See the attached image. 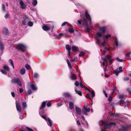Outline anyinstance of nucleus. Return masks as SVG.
<instances>
[{"mask_svg":"<svg viewBox=\"0 0 131 131\" xmlns=\"http://www.w3.org/2000/svg\"><path fill=\"white\" fill-rule=\"evenodd\" d=\"M100 31L101 32H98L97 34V36L95 37L97 42L99 43H100V37H102V34L105 33L106 30V27L105 26H103L100 27L99 28Z\"/></svg>","mask_w":131,"mask_h":131,"instance_id":"nucleus-1","label":"nucleus"},{"mask_svg":"<svg viewBox=\"0 0 131 131\" xmlns=\"http://www.w3.org/2000/svg\"><path fill=\"white\" fill-rule=\"evenodd\" d=\"M88 14L87 11L86 10L85 12V18H84L83 20V23L84 25L86 26V28L85 30L87 32H89L90 31V29L88 28Z\"/></svg>","mask_w":131,"mask_h":131,"instance_id":"nucleus-2","label":"nucleus"},{"mask_svg":"<svg viewBox=\"0 0 131 131\" xmlns=\"http://www.w3.org/2000/svg\"><path fill=\"white\" fill-rule=\"evenodd\" d=\"M111 57L108 55H106L105 57L102 59L104 61H105L106 64H111L112 63V60L111 59ZM103 66H105V62L104 61L103 63Z\"/></svg>","mask_w":131,"mask_h":131,"instance_id":"nucleus-3","label":"nucleus"},{"mask_svg":"<svg viewBox=\"0 0 131 131\" xmlns=\"http://www.w3.org/2000/svg\"><path fill=\"white\" fill-rule=\"evenodd\" d=\"M11 82L12 83H17L19 86L21 87L22 85L21 82L19 78H14L12 80Z\"/></svg>","mask_w":131,"mask_h":131,"instance_id":"nucleus-4","label":"nucleus"},{"mask_svg":"<svg viewBox=\"0 0 131 131\" xmlns=\"http://www.w3.org/2000/svg\"><path fill=\"white\" fill-rule=\"evenodd\" d=\"M17 46L18 49L22 51H24L26 48V46L22 43L18 44Z\"/></svg>","mask_w":131,"mask_h":131,"instance_id":"nucleus-5","label":"nucleus"},{"mask_svg":"<svg viewBox=\"0 0 131 131\" xmlns=\"http://www.w3.org/2000/svg\"><path fill=\"white\" fill-rule=\"evenodd\" d=\"M16 107L17 111L19 113L21 112V108L19 102L18 101L16 102Z\"/></svg>","mask_w":131,"mask_h":131,"instance_id":"nucleus-6","label":"nucleus"},{"mask_svg":"<svg viewBox=\"0 0 131 131\" xmlns=\"http://www.w3.org/2000/svg\"><path fill=\"white\" fill-rule=\"evenodd\" d=\"M131 127V125H126L125 126L122 127V128L119 131H125L127 129Z\"/></svg>","mask_w":131,"mask_h":131,"instance_id":"nucleus-7","label":"nucleus"},{"mask_svg":"<svg viewBox=\"0 0 131 131\" xmlns=\"http://www.w3.org/2000/svg\"><path fill=\"white\" fill-rule=\"evenodd\" d=\"M22 101V108L24 109H25L27 107V104L26 102L24 101V99H23L21 100Z\"/></svg>","mask_w":131,"mask_h":131,"instance_id":"nucleus-8","label":"nucleus"},{"mask_svg":"<svg viewBox=\"0 0 131 131\" xmlns=\"http://www.w3.org/2000/svg\"><path fill=\"white\" fill-rule=\"evenodd\" d=\"M75 109L76 111V113L79 114L80 115L81 114L82 111L77 106H75Z\"/></svg>","mask_w":131,"mask_h":131,"instance_id":"nucleus-9","label":"nucleus"},{"mask_svg":"<svg viewBox=\"0 0 131 131\" xmlns=\"http://www.w3.org/2000/svg\"><path fill=\"white\" fill-rule=\"evenodd\" d=\"M43 29L45 31H47L49 30L50 29V26L47 25H44L42 27Z\"/></svg>","mask_w":131,"mask_h":131,"instance_id":"nucleus-10","label":"nucleus"},{"mask_svg":"<svg viewBox=\"0 0 131 131\" xmlns=\"http://www.w3.org/2000/svg\"><path fill=\"white\" fill-rule=\"evenodd\" d=\"M19 3L20 7L22 9H24L26 7V5L22 1H20Z\"/></svg>","mask_w":131,"mask_h":131,"instance_id":"nucleus-11","label":"nucleus"},{"mask_svg":"<svg viewBox=\"0 0 131 131\" xmlns=\"http://www.w3.org/2000/svg\"><path fill=\"white\" fill-rule=\"evenodd\" d=\"M47 101H46L42 102L41 106L40 108V110H42L43 108H45L46 106V103H47Z\"/></svg>","mask_w":131,"mask_h":131,"instance_id":"nucleus-12","label":"nucleus"},{"mask_svg":"<svg viewBox=\"0 0 131 131\" xmlns=\"http://www.w3.org/2000/svg\"><path fill=\"white\" fill-rule=\"evenodd\" d=\"M116 123L114 122L110 123L108 124H107L105 125V127L106 128H108L110 126H112L113 125H115Z\"/></svg>","mask_w":131,"mask_h":131,"instance_id":"nucleus-13","label":"nucleus"},{"mask_svg":"<svg viewBox=\"0 0 131 131\" xmlns=\"http://www.w3.org/2000/svg\"><path fill=\"white\" fill-rule=\"evenodd\" d=\"M29 21V19L28 18H26L24 20L22 21V24L24 25H25L26 23H27Z\"/></svg>","mask_w":131,"mask_h":131,"instance_id":"nucleus-14","label":"nucleus"},{"mask_svg":"<svg viewBox=\"0 0 131 131\" xmlns=\"http://www.w3.org/2000/svg\"><path fill=\"white\" fill-rule=\"evenodd\" d=\"M2 32L4 34L7 35L8 33V30L6 28H4L3 29Z\"/></svg>","mask_w":131,"mask_h":131,"instance_id":"nucleus-15","label":"nucleus"},{"mask_svg":"<svg viewBox=\"0 0 131 131\" xmlns=\"http://www.w3.org/2000/svg\"><path fill=\"white\" fill-rule=\"evenodd\" d=\"M70 77L71 79L73 80H75L77 79V76L75 74H71Z\"/></svg>","mask_w":131,"mask_h":131,"instance_id":"nucleus-16","label":"nucleus"},{"mask_svg":"<svg viewBox=\"0 0 131 131\" xmlns=\"http://www.w3.org/2000/svg\"><path fill=\"white\" fill-rule=\"evenodd\" d=\"M69 107L70 109L72 110L74 108V104L71 102H69Z\"/></svg>","mask_w":131,"mask_h":131,"instance_id":"nucleus-17","label":"nucleus"},{"mask_svg":"<svg viewBox=\"0 0 131 131\" xmlns=\"http://www.w3.org/2000/svg\"><path fill=\"white\" fill-rule=\"evenodd\" d=\"M66 49L68 50L69 53H70V51L71 48L70 47L69 45L68 44L66 45Z\"/></svg>","mask_w":131,"mask_h":131,"instance_id":"nucleus-18","label":"nucleus"},{"mask_svg":"<svg viewBox=\"0 0 131 131\" xmlns=\"http://www.w3.org/2000/svg\"><path fill=\"white\" fill-rule=\"evenodd\" d=\"M3 68L7 72H8L9 71L10 69L8 66L7 65L4 66L3 67Z\"/></svg>","mask_w":131,"mask_h":131,"instance_id":"nucleus-19","label":"nucleus"},{"mask_svg":"<svg viewBox=\"0 0 131 131\" xmlns=\"http://www.w3.org/2000/svg\"><path fill=\"white\" fill-rule=\"evenodd\" d=\"M26 71L24 68H22L20 70V73L22 74H24L25 73Z\"/></svg>","mask_w":131,"mask_h":131,"instance_id":"nucleus-20","label":"nucleus"},{"mask_svg":"<svg viewBox=\"0 0 131 131\" xmlns=\"http://www.w3.org/2000/svg\"><path fill=\"white\" fill-rule=\"evenodd\" d=\"M72 50L75 51H78L79 49L78 47L74 46H72Z\"/></svg>","mask_w":131,"mask_h":131,"instance_id":"nucleus-21","label":"nucleus"},{"mask_svg":"<svg viewBox=\"0 0 131 131\" xmlns=\"http://www.w3.org/2000/svg\"><path fill=\"white\" fill-rule=\"evenodd\" d=\"M31 89L33 90H36L37 89V88L35 86L34 84H32L31 85Z\"/></svg>","mask_w":131,"mask_h":131,"instance_id":"nucleus-22","label":"nucleus"},{"mask_svg":"<svg viewBox=\"0 0 131 131\" xmlns=\"http://www.w3.org/2000/svg\"><path fill=\"white\" fill-rule=\"evenodd\" d=\"M83 108L85 111L87 112H89L90 111V109L89 108H87L85 106H83Z\"/></svg>","mask_w":131,"mask_h":131,"instance_id":"nucleus-23","label":"nucleus"},{"mask_svg":"<svg viewBox=\"0 0 131 131\" xmlns=\"http://www.w3.org/2000/svg\"><path fill=\"white\" fill-rule=\"evenodd\" d=\"M124 101V100H121L118 101L116 103V105H121V104L122 103V102H123Z\"/></svg>","mask_w":131,"mask_h":131,"instance_id":"nucleus-24","label":"nucleus"},{"mask_svg":"<svg viewBox=\"0 0 131 131\" xmlns=\"http://www.w3.org/2000/svg\"><path fill=\"white\" fill-rule=\"evenodd\" d=\"M0 48L1 50L3 51L4 48V46L2 42H0Z\"/></svg>","mask_w":131,"mask_h":131,"instance_id":"nucleus-25","label":"nucleus"},{"mask_svg":"<svg viewBox=\"0 0 131 131\" xmlns=\"http://www.w3.org/2000/svg\"><path fill=\"white\" fill-rule=\"evenodd\" d=\"M114 73L116 74V76H118V74L121 72H120V71L118 70V69H116L114 71Z\"/></svg>","mask_w":131,"mask_h":131,"instance_id":"nucleus-26","label":"nucleus"},{"mask_svg":"<svg viewBox=\"0 0 131 131\" xmlns=\"http://www.w3.org/2000/svg\"><path fill=\"white\" fill-rule=\"evenodd\" d=\"M37 3V0H33L32 2V5L35 6H36Z\"/></svg>","mask_w":131,"mask_h":131,"instance_id":"nucleus-27","label":"nucleus"},{"mask_svg":"<svg viewBox=\"0 0 131 131\" xmlns=\"http://www.w3.org/2000/svg\"><path fill=\"white\" fill-rule=\"evenodd\" d=\"M31 93L32 91L30 89L26 93V96H27L31 94Z\"/></svg>","mask_w":131,"mask_h":131,"instance_id":"nucleus-28","label":"nucleus"},{"mask_svg":"<svg viewBox=\"0 0 131 131\" xmlns=\"http://www.w3.org/2000/svg\"><path fill=\"white\" fill-rule=\"evenodd\" d=\"M64 96L66 97H69L70 96V94L68 93H64L63 94Z\"/></svg>","mask_w":131,"mask_h":131,"instance_id":"nucleus-29","label":"nucleus"},{"mask_svg":"<svg viewBox=\"0 0 131 131\" xmlns=\"http://www.w3.org/2000/svg\"><path fill=\"white\" fill-rule=\"evenodd\" d=\"M25 67L27 70H29L31 68L30 66L28 64H26L25 65Z\"/></svg>","mask_w":131,"mask_h":131,"instance_id":"nucleus-30","label":"nucleus"},{"mask_svg":"<svg viewBox=\"0 0 131 131\" xmlns=\"http://www.w3.org/2000/svg\"><path fill=\"white\" fill-rule=\"evenodd\" d=\"M47 121L49 122V125L51 127L52 125V122L51 120L49 118H48L47 119Z\"/></svg>","mask_w":131,"mask_h":131,"instance_id":"nucleus-31","label":"nucleus"},{"mask_svg":"<svg viewBox=\"0 0 131 131\" xmlns=\"http://www.w3.org/2000/svg\"><path fill=\"white\" fill-rule=\"evenodd\" d=\"M72 26H71V27ZM68 30L69 32H71V33H73L74 32V31L73 29L71 27L69 28H68Z\"/></svg>","mask_w":131,"mask_h":131,"instance_id":"nucleus-32","label":"nucleus"},{"mask_svg":"<svg viewBox=\"0 0 131 131\" xmlns=\"http://www.w3.org/2000/svg\"><path fill=\"white\" fill-rule=\"evenodd\" d=\"M9 62L10 63L11 65L12 66L13 68H14V65L13 62L12 60L11 59H10L9 60Z\"/></svg>","mask_w":131,"mask_h":131,"instance_id":"nucleus-33","label":"nucleus"},{"mask_svg":"<svg viewBox=\"0 0 131 131\" xmlns=\"http://www.w3.org/2000/svg\"><path fill=\"white\" fill-rule=\"evenodd\" d=\"M75 91L80 96H81L82 94L81 93V91H78L76 90H75Z\"/></svg>","mask_w":131,"mask_h":131,"instance_id":"nucleus-34","label":"nucleus"},{"mask_svg":"<svg viewBox=\"0 0 131 131\" xmlns=\"http://www.w3.org/2000/svg\"><path fill=\"white\" fill-rule=\"evenodd\" d=\"M85 54V53L83 52H80L79 55V57H80L82 56H84Z\"/></svg>","mask_w":131,"mask_h":131,"instance_id":"nucleus-35","label":"nucleus"},{"mask_svg":"<svg viewBox=\"0 0 131 131\" xmlns=\"http://www.w3.org/2000/svg\"><path fill=\"white\" fill-rule=\"evenodd\" d=\"M91 94L92 95L91 98L92 99L93 97H94L95 95V92L94 91H93L91 92Z\"/></svg>","mask_w":131,"mask_h":131,"instance_id":"nucleus-36","label":"nucleus"},{"mask_svg":"<svg viewBox=\"0 0 131 131\" xmlns=\"http://www.w3.org/2000/svg\"><path fill=\"white\" fill-rule=\"evenodd\" d=\"M114 43L116 46L117 47L118 46V42L117 39L115 40Z\"/></svg>","mask_w":131,"mask_h":131,"instance_id":"nucleus-37","label":"nucleus"},{"mask_svg":"<svg viewBox=\"0 0 131 131\" xmlns=\"http://www.w3.org/2000/svg\"><path fill=\"white\" fill-rule=\"evenodd\" d=\"M2 73L3 74H6L7 73V72L6 70H2L1 71Z\"/></svg>","mask_w":131,"mask_h":131,"instance_id":"nucleus-38","label":"nucleus"},{"mask_svg":"<svg viewBox=\"0 0 131 131\" xmlns=\"http://www.w3.org/2000/svg\"><path fill=\"white\" fill-rule=\"evenodd\" d=\"M80 85L81 87L82 88H83V87L84 86V85L83 84L82 81L80 82Z\"/></svg>","mask_w":131,"mask_h":131,"instance_id":"nucleus-39","label":"nucleus"},{"mask_svg":"<svg viewBox=\"0 0 131 131\" xmlns=\"http://www.w3.org/2000/svg\"><path fill=\"white\" fill-rule=\"evenodd\" d=\"M33 25V23L31 22H29L28 23V25L30 26V27H31Z\"/></svg>","mask_w":131,"mask_h":131,"instance_id":"nucleus-40","label":"nucleus"},{"mask_svg":"<svg viewBox=\"0 0 131 131\" xmlns=\"http://www.w3.org/2000/svg\"><path fill=\"white\" fill-rule=\"evenodd\" d=\"M123 80L125 81H127L129 80V79L128 77H125L124 78Z\"/></svg>","mask_w":131,"mask_h":131,"instance_id":"nucleus-41","label":"nucleus"},{"mask_svg":"<svg viewBox=\"0 0 131 131\" xmlns=\"http://www.w3.org/2000/svg\"><path fill=\"white\" fill-rule=\"evenodd\" d=\"M116 60L120 62H122L123 61V59H120L118 58L117 57L116 58Z\"/></svg>","mask_w":131,"mask_h":131,"instance_id":"nucleus-42","label":"nucleus"},{"mask_svg":"<svg viewBox=\"0 0 131 131\" xmlns=\"http://www.w3.org/2000/svg\"><path fill=\"white\" fill-rule=\"evenodd\" d=\"M34 77L36 78H38V74L36 73H35L34 75Z\"/></svg>","mask_w":131,"mask_h":131,"instance_id":"nucleus-43","label":"nucleus"},{"mask_svg":"<svg viewBox=\"0 0 131 131\" xmlns=\"http://www.w3.org/2000/svg\"><path fill=\"white\" fill-rule=\"evenodd\" d=\"M2 8L3 9V11L4 12H5V7L4 5V4H2Z\"/></svg>","mask_w":131,"mask_h":131,"instance_id":"nucleus-44","label":"nucleus"},{"mask_svg":"<svg viewBox=\"0 0 131 131\" xmlns=\"http://www.w3.org/2000/svg\"><path fill=\"white\" fill-rule=\"evenodd\" d=\"M131 54V52H129L125 54V56L126 57H130V55Z\"/></svg>","mask_w":131,"mask_h":131,"instance_id":"nucleus-45","label":"nucleus"},{"mask_svg":"<svg viewBox=\"0 0 131 131\" xmlns=\"http://www.w3.org/2000/svg\"><path fill=\"white\" fill-rule=\"evenodd\" d=\"M75 84L76 86H78L79 85V82L78 81H76L75 82Z\"/></svg>","mask_w":131,"mask_h":131,"instance_id":"nucleus-46","label":"nucleus"},{"mask_svg":"<svg viewBox=\"0 0 131 131\" xmlns=\"http://www.w3.org/2000/svg\"><path fill=\"white\" fill-rule=\"evenodd\" d=\"M9 16V14L8 13H7L5 15V17L7 19L8 18Z\"/></svg>","mask_w":131,"mask_h":131,"instance_id":"nucleus-47","label":"nucleus"},{"mask_svg":"<svg viewBox=\"0 0 131 131\" xmlns=\"http://www.w3.org/2000/svg\"><path fill=\"white\" fill-rule=\"evenodd\" d=\"M111 36V35L109 34H108L105 36V38H108L110 37Z\"/></svg>","mask_w":131,"mask_h":131,"instance_id":"nucleus-48","label":"nucleus"},{"mask_svg":"<svg viewBox=\"0 0 131 131\" xmlns=\"http://www.w3.org/2000/svg\"><path fill=\"white\" fill-rule=\"evenodd\" d=\"M118 70L120 71V72H122L123 71V70H122V67H120L119 68Z\"/></svg>","mask_w":131,"mask_h":131,"instance_id":"nucleus-49","label":"nucleus"},{"mask_svg":"<svg viewBox=\"0 0 131 131\" xmlns=\"http://www.w3.org/2000/svg\"><path fill=\"white\" fill-rule=\"evenodd\" d=\"M87 97L89 99H90L91 100V101H92V98L91 97V95H90V93H88V94H87Z\"/></svg>","mask_w":131,"mask_h":131,"instance_id":"nucleus-50","label":"nucleus"},{"mask_svg":"<svg viewBox=\"0 0 131 131\" xmlns=\"http://www.w3.org/2000/svg\"><path fill=\"white\" fill-rule=\"evenodd\" d=\"M41 117L45 119L46 121H47V119H48V118H47L45 116H42Z\"/></svg>","mask_w":131,"mask_h":131,"instance_id":"nucleus-51","label":"nucleus"},{"mask_svg":"<svg viewBox=\"0 0 131 131\" xmlns=\"http://www.w3.org/2000/svg\"><path fill=\"white\" fill-rule=\"evenodd\" d=\"M26 128L27 129L28 131H33V129L29 127H27Z\"/></svg>","mask_w":131,"mask_h":131,"instance_id":"nucleus-52","label":"nucleus"},{"mask_svg":"<svg viewBox=\"0 0 131 131\" xmlns=\"http://www.w3.org/2000/svg\"><path fill=\"white\" fill-rule=\"evenodd\" d=\"M105 43V41L104 40L103 43H101V45L103 46H104Z\"/></svg>","mask_w":131,"mask_h":131,"instance_id":"nucleus-53","label":"nucleus"},{"mask_svg":"<svg viewBox=\"0 0 131 131\" xmlns=\"http://www.w3.org/2000/svg\"><path fill=\"white\" fill-rule=\"evenodd\" d=\"M103 92L105 96L106 97H107V93H106V91L105 90H103Z\"/></svg>","mask_w":131,"mask_h":131,"instance_id":"nucleus-54","label":"nucleus"},{"mask_svg":"<svg viewBox=\"0 0 131 131\" xmlns=\"http://www.w3.org/2000/svg\"><path fill=\"white\" fill-rule=\"evenodd\" d=\"M88 14L89 15L88 16V18H89V17H90V23H89V24L90 25H91L92 24V23H91V17H90V15Z\"/></svg>","mask_w":131,"mask_h":131,"instance_id":"nucleus-55","label":"nucleus"},{"mask_svg":"<svg viewBox=\"0 0 131 131\" xmlns=\"http://www.w3.org/2000/svg\"><path fill=\"white\" fill-rule=\"evenodd\" d=\"M83 88H84L86 90H88L89 92H90V90L87 87L85 86V85L84 87H83Z\"/></svg>","mask_w":131,"mask_h":131,"instance_id":"nucleus-56","label":"nucleus"},{"mask_svg":"<svg viewBox=\"0 0 131 131\" xmlns=\"http://www.w3.org/2000/svg\"><path fill=\"white\" fill-rule=\"evenodd\" d=\"M112 100V98L111 97H109L108 98V101L110 102Z\"/></svg>","mask_w":131,"mask_h":131,"instance_id":"nucleus-57","label":"nucleus"},{"mask_svg":"<svg viewBox=\"0 0 131 131\" xmlns=\"http://www.w3.org/2000/svg\"><path fill=\"white\" fill-rule=\"evenodd\" d=\"M19 92L20 93H22L23 91V90L22 88H20L19 89Z\"/></svg>","mask_w":131,"mask_h":131,"instance_id":"nucleus-58","label":"nucleus"},{"mask_svg":"<svg viewBox=\"0 0 131 131\" xmlns=\"http://www.w3.org/2000/svg\"><path fill=\"white\" fill-rule=\"evenodd\" d=\"M119 97L120 99H121L124 98V96L123 95H121L119 96Z\"/></svg>","mask_w":131,"mask_h":131,"instance_id":"nucleus-59","label":"nucleus"},{"mask_svg":"<svg viewBox=\"0 0 131 131\" xmlns=\"http://www.w3.org/2000/svg\"><path fill=\"white\" fill-rule=\"evenodd\" d=\"M47 106L48 107H50V106H51V103H50L49 102H48L47 104Z\"/></svg>","mask_w":131,"mask_h":131,"instance_id":"nucleus-60","label":"nucleus"},{"mask_svg":"<svg viewBox=\"0 0 131 131\" xmlns=\"http://www.w3.org/2000/svg\"><path fill=\"white\" fill-rule=\"evenodd\" d=\"M63 104L62 103V102H60L58 103V106H60L62 105Z\"/></svg>","mask_w":131,"mask_h":131,"instance_id":"nucleus-61","label":"nucleus"},{"mask_svg":"<svg viewBox=\"0 0 131 131\" xmlns=\"http://www.w3.org/2000/svg\"><path fill=\"white\" fill-rule=\"evenodd\" d=\"M65 36L66 37H71V35H66L65 34Z\"/></svg>","mask_w":131,"mask_h":131,"instance_id":"nucleus-62","label":"nucleus"},{"mask_svg":"<svg viewBox=\"0 0 131 131\" xmlns=\"http://www.w3.org/2000/svg\"><path fill=\"white\" fill-rule=\"evenodd\" d=\"M68 65L69 67L70 68H72V67L71 65V64L69 62L68 63Z\"/></svg>","mask_w":131,"mask_h":131,"instance_id":"nucleus-63","label":"nucleus"},{"mask_svg":"<svg viewBox=\"0 0 131 131\" xmlns=\"http://www.w3.org/2000/svg\"><path fill=\"white\" fill-rule=\"evenodd\" d=\"M11 94L13 97H15V93H14V92H12Z\"/></svg>","mask_w":131,"mask_h":131,"instance_id":"nucleus-64","label":"nucleus"}]
</instances>
